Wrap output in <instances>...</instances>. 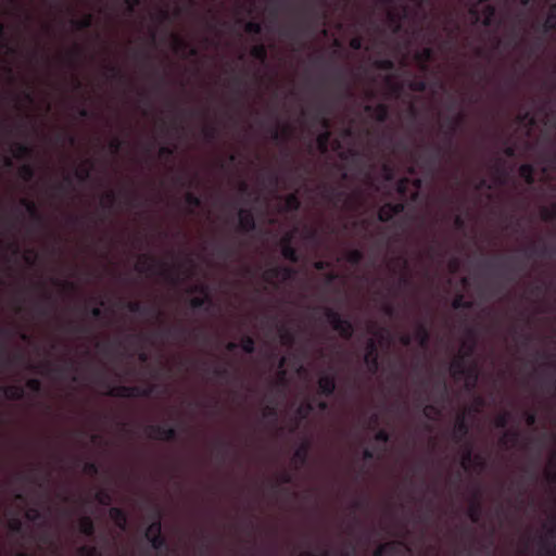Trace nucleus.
<instances>
[{
	"label": "nucleus",
	"instance_id": "nucleus-1",
	"mask_svg": "<svg viewBox=\"0 0 556 556\" xmlns=\"http://www.w3.org/2000/svg\"><path fill=\"white\" fill-rule=\"evenodd\" d=\"M466 115L463 112H458L450 121L448 129L444 131V144L437 146L433 153L428 157V162L433 165L440 162L445 154H450L453 151V142L456 130L464 125Z\"/></svg>",
	"mask_w": 556,
	"mask_h": 556
},
{
	"label": "nucleus",
	"instance_id": "nucleus-2",
	"mask_svg": "<svg viewBox=\"0 0 556 556\" xmlns=\"http://www.w3.org/2000/svg\"><path fill=\"white\" fill-rule=\"evenodd\" d=\"M139 274L155 275L159 274L166 279H173L174 267L167 263H160L154 257L148 254L140 256L139 262L135 266Z\"/></svg>",
	"mask_w": 556,
	"mask_h": 556
},
{
	"label": "nucleus",
	"instance_id": "nucleus-3",
	"mask_svg": "<svg viewBox=\"0 0 556 556\" xmlns=\"http://www.w3.org/2000/svg\"><path fill=\"white\" fill-rule=\"evenodd\" d=\"M324 314L331 325L332 329L337 331L344 340H350L354 334V326L348 318H343L339 312L330 307H324Z\"/></svg>",
	"mask_w": 556,
	"mask_h": 556
},
{
	"label": "nucleus",
	"instance_id": "nucleus-4",
	"mask_svg": "<svg viewBox=\"0 0 556 556\" xmlns=\"http://www.w3.org/2000/svg\"><path fill=\"white\" fill-rule=\"evenodd\" d=\"M318 115H317V119L319 121L321 127L324 128V130L317 135L316 137V143H317V148L319 150V152L321 154H325L328 152V149H329V142H330V139H331V132L329 130L330 128V122L329 119L326 117V114L328 113V109L326 108L325 104H321L319 105V109H318Z\"/></svg>",
	"mask_w": 556,
	"mask_h": 556
},
{
	"label": "nucleus",
	"instance_id": "nucleus-5",
	"mask_svg": "<svg viewBox=\"0 0 556 556\" xmlns=\"http://www.w3.org/2000/svg\"><path fill=\"white\" fill-rule=\"evenodd\" d=\"M364 363L371 375L377 374L380 368L378 344L374 339L367 341Z\"/></svg>",
	"mask_w": 556,
	"mask_h": 556
},
{
	"label": "nucleus",
	"instance_id": "nucleus-6",
	"mask_svg": "<svg viewBox=\"0 0 556 556\" xmlns=\"http://www.w3.org/2000/svg\"><path fill=\"white\" fill-rule=\"evenodd\" d=\"M147 434L151 439L173 441L177 439V430L174 427L164 425H149L146 428Z\"/></svg>",
	"mask_w": 556,
	"mask_h": 556
},
{
	"label": "nucleus",
	"instance_id": "nucleus-7",
	"mask_svg": "<svg viewBox=\"0 0 556 556\" xmlns=\"http://www.w3.org/2000/svg\"><path fill=\"white\" fill-rule=\"evenodd\" d=\"M190 292H199L202 296H195L190 300V306L193 309H205L206 312L213 306V301L211 295L208 294L207 287L205 286H194L190 289Z\"/></svg>",
	"mask_w": 556,
	"mask_h": 556
},
{
	"label": "nucleus",
	"instance_id": "nucleus-8",
	"mask_svg": "<svg viewBox=\"0 0 556 556\" xmlns=\"http://www.w3.org/2000/svg\"><path fill=\"white\" fill-rule=\"evenodd\" d=\"M126 308L130 313L139 314L142 316H153L155 318H160L163 315L162 311L157 306L142 304L141 302L138 301L127 302Z\"/></svg>",
	"mask_w": 556,
	"mask_h": 556
},
{
	"label": "nucleus",
	"instance_id": "nucleus-9",
	"mask_svg": "<svg viewBox=\"0 0 556 556\" xmlns=\"http://www.w3.org/2000/svg\"><path fill=\"white\" fill-rule=\"evenodd\" d=\"M470 431L469 424L467 422L465 413H462L457 416L453 432L452 439L455 443H466L465 440L468 437Z\"/></svg>",
	"mask_w": 556,
	"mask_h": 556
},
{
	"label": "nucleus",
	"instance_id": "nucleus-10",
	"mask_svg": "<svg viewBox=\"0 0 556 556\" xmlns=\"http://www.w3.org/2000/svg\"><path fill=\"white\" fill-rule=\"evenodd\" d=\"M293 233L285 235L280 240L281 255L285 260L291 263H298L300 261V254L295 247H293Z\"/></svg>",
	"mask_w": 556,
	"mask_h": 556
},
{
	"label": "nucleus",
	"instance_id": "nucleus-11",
	"mask_svg": "<svg viewBox=\"0 0 556 556\" xmlns=\"http://www.w3.org/2000/svg\"><path fill=\"white\" fill-rule=\"evenodd\" d=\"M256 228L255 218L251 210L240 208L238 211V230L250 233Z\"/></svg>",
	"mask_w": 556,
	"mask_h": 556
},
{
	"label": "nucleus",
	"instance_id": "nucleus-12",
	"mask_svg": "<svg viewBox=\"0 0 556 556\" xmlns=\"http://www.w3.org/2000/svg\"><path fill=\"white\" fill-rule=\"evenodd\" d=\"M405 208L404 203H386L378 211V220L388 223L394 216L401 214Z\"/></svg>",
	"mask_w": 556,
	"mask_h": 556
},
{
	"label": "nucleus",
	"instance_id": "nucleus-13",
	"mask_svg": "<svg viewBox=\"0 0 556 556\" xmlns=\"http://www.w3.org/2000/svg\"><path fill=\"white\" fill-rule=\"evenodd\" d=\"M317 384L318 393L325 397H330L337 388L336 376L333 374H324L319 377Z\"/></svg>",
	"mask_w": 556,
	"mask_h": 556
},
{
	"label": "nucleus",
	"instance_id": "nucleus-14",
	"mask_svg": "<svg viewBox=\"0 0 556 556\" xmlns=\"http://www.w3.org/2000/svg\"><path fill=\"white\" fill-rule=\"evenodd\" d=\"M98 383L105 389L103 394L108 396L129 399V386L112 387L103 377L98 379Z\"/></svg>",
	"mask_w": 556,
	"mask_h": 556
},
{
	"label": "nucleus",
	"instance_id": "nucleus-15",
	"mask_svg": "<svg viewBox=\"0 0 556 556\" xmlns=\"http://www.w3.org/2000/svg\"><path fill=\"white\" fill-rule=\"evenodd\" d=\"M528 257L536 256H554L556 255V245L548 247L545 243L532 242L529 248L525 250Z\"/></svg>",
	"mask_w": 556,
	"mask_h": 556
},
{
	"label": "nucleus",
	"instance_id": "nucleus-16",
	"mask_svg": "<svg viewBox=\"0 0 556 556\" xmlns=\"http://www.w3.org/2000/svg\"><path fill=\"white\" fill-rule=\"evenodd\" d=\"M365 112L369 113L379 123H384L390 117V109L386 103L368 104L365 106Z\"/></svg>",
	"mask_w": 556,
	"mask_h": 556
},
{
	"label": "nucleus",
	"instance_id": "nucleus-17",
	"mask_svg": "<svg viewBox=\"0 0 556 556\" xmlns=\"http://www.w3.org/2000/svg\"><path fill=\"white\" fill-rule=\"evenodd\" d=\"M539 28L544 35L556 30V1L549 5L547 15Z\"/></svg>",
	"mask_w": 556,
	"mask_h": 556
},
{
	"label": "nucleus",
	"instance_id": "nucleus-18",
	"mask_svg": "<svg viewBox=\"0 0 556 556\" xmlns=\"http://www.w3.org/2000/svg\"><path fill=\"white\" fill-rule=\"evenodd\" d=\"M467 368L465 356L457 355L450 364L451 376L454 379H460L465 374L469 372Z\"/></svg>",
	"mask_w": 556,
	"mask_h": 556
},
{
	"label": "nucleus",
	"instance_id": "nucleus-19",
	"mask_svg": "<svg viewBox=\"0 0 556 556\" xmlns=\"http://www.w3.org/2000/svg\"><path fill=\"white\" fill-rule=\"evenodd\" d=\"M481 494L480 492H476L473 498L468 507V517L473 523H478L481 519L482 514V505H481Z\"/></svg>",
	"mask_w": 556,
	"mask_h": 556
},
{
	"label": "nucleus",
	"instance_id": "nucleus-20",
	"mask_svg": "<svg viewBox=\"0 0 556 556\" xmlns=\"http://www.w3.org/2000/svg\"><path fill=\"white\" fill-rule=\"evenodd\" d=\"M539 554L542 556H555L556 555V541L548 536L538 538Z\"/></svg>",
	"mask_w": 556,
	"mask_h": 556
},
{
	"label": "nucleus",
	"instance_id": "nucleus-21",
	"mask_svg": "<svg viewBox=\"0 0 556 556\" xmlns=\"http://www.w3.org/2000/svg\"><path fill=\"white\" fill-rule=\"evenodd\" d=\"M415 340L418 342L420 348H428L430 342V331L425 323H418L414 333Z\"/></svg>",
	"mask_w": 556,
	"mask_h": 556
},
{
	"label": "nucleus",
	"instance_id": "nucleus-22",
	"mask_svg": "<svg viewBox=\"0 0 556 556\" xmlns=\"http://www.w3.org/2000/svg\"><path fill=\"white\" fill-rule=\"evenodd\" d=\"M162 514L160 509H155L153 513V520L149 525V527L146 530L144 536L146 539L153 538L154 535H161L162 534Z\"/></svg>",
	"mask_w": 556,
	"mask_h": 556
},
{
	"label": "nucleus",
	"instance_id": "nucleus-23",
	"mask_svg": "<svg viewBox=\"0 0 556 556\" xmlns=\"http://www.w3.org/2000/svg\"><path fill=\"white\" fill-rule=\"evenodd\" d=\"M434 58V50L431 47H425L416 52L415 60L420 64V70L428 71V63Z\"/></svg>",
	"mask_w": 556,
	"mask_h": 556
},
{
	"label": "nucleus",
	"instance_id": "nucleus-24",
	"mask_svg": "<svg viewBox=\"0 0 556 556\" xmlns=\"http://www.w3.org/2000/svg\"><path fill=\"white\" fill-rule=\"evenodd\" d=\"M535 166L530 163L521 164L518 168L519 176L525 180L528 186H532L535 182Z\"/></svg>",
	"mask_w": 556,
	"mask_h": 556
},
{
	"label": "nucleus",
	"instance_id": "nucleus-25",
	"mask_svg": "<svg viewBox=\"0 0 556 556\" xmlns=\"http://www.w3.org/2000/svg\"><path fill=\"white\" fill-rule=\"evenodd\" d=\"M1 391L4 396L11 401H20L25 397V389L18 384L2 387Z\"/></svg>",
	"mask_w": 556,
	"mask_h": 556
},
{
	"label": "nucleus",
	"instance_id": "nucleus-26",
	"mask_svg": "<svg viewBox=\"0 0 556 556\" xmlns=\"http://www.w3.org/2000/svg\"><path fill=\"white\" fill-rule=\"evenodd\" d=\"M110 518L114 521L116 527L121 530H126L127 528V514L123 508L112 507L110 508Z\"/></svg>",
	"mask_w": 556,
	"mask_h": 556
},
{
	"label": "nucleus",
	"instance_id": "nucleus-27",
	"mask_svg": "<svg viewBox=\"0 0 556 556\" xmlns=\"http://www.w3.org/2000/svg\"><path fill=\"white\" fill-rule=\"evenodd\" d=\"M323 195L328 201L333 202L334 204H338L339 202L343 201L344 199H348L346 193L343 190H339L334 187H324Z\"/></svg>",
	"mask_w": 556,
	"mask_h": 556
},
{
	"label": "nucleus",
	"instance_id": "nucleus-28",
	"mask_svg": "<svg viewBox=\"0 0 556 556\" xmlns=\"http://www.w3.org/2000/svg\"><path fill=\"white\" fill-rule=\"evenodd\" d=\"M21 204L25 207V210L27 211L33 220H35L38 224L43 223V217L39 212L37 204L34 201L28 199H22Z\"/></svg>",
	"mask_w": 556,
	"mask_h": 556
},
{
	"label": "nucleus",
	"instance_id": "nucleus-29",
	"mask_svg": "<svg viewBox=\"0 0 556 556\" xmlns=\"http://www.w3.org/2000/svg\"><path fill=\"white\" fill-rule=\"evenodd\" d=\"M311 450V443L308 441L303 442L294 452L293 460L299 465L303 466L308 460Z\"/></svg>",
	"mask_w": 556,
	"mask_h": 556
},
{
	"label": "nucleus",
	"instance_id": "nucleus-30",
	"mask_svg": "<svg viewBox=\"0 0 556 556\" xmlns=\"http://www.w3.org/2000/svg\"><path fill=\"white\" fill-rule=\"evenodd\" d=\"M129 399L130 397H150L156 390V386L151 384L148 387L129 386Z\"/></svg>",
	"mask_w": 556,
	"mask_h": 556
},
{
	"label": "nucleus",
	"instance_id": "nucleus-31",
	"mask_svg": "<svg viewBox=\"0 0 556 556\" xmlns=\"http://www.w3.org/2000/svg\"><path fill=\"white\" fill-rule=\"evenodd\" d=\"M467 332H468V336L470 338V342L469 343L465 342L463 344L462 352L458 354V356H465L466 361L473 355L475 350H476V333H475V330L472 328H469L467 330Z\"/></svg>",
	"mask_w": 556,
	"mask_h": 556
},
{
	"label": "nucleus",
	"instance_id": "nucleus-32",
	"mask_svg": "<svg viewBox=\"0 0 556 556\" xmlns=\"http://www.w3.org/2000/svg\"><path fill=\"white\" fill-rule=\"evenodd\" d=\"M34 150L33 148L23 142H15L14 143V150H13V156L18 160H25L33 156Z\"/></svg>",
	"mask_w": 556,
	"mask_h": 556
},
{
	"label": "nucleus",
	"instance_id": "nucleus-33",
	"mask_svg": "<svg viewBox=\"0 0 556 556\" xmlns=\"http://www.w3.org/2000/svg\"><path fill=\"white\" fill-rule=\"evenodd\" d=\"M93 15L91 13L85 14L81 18L71 20V25L75 30H85L92 26Z\"/></svg>",
	"mask_w": 556,
	"mask_h": 556
},
{
	"label": "nucleus",
	"instance_id": "nucleus-34",
	"mask_svg": "<svg viewBox=\"0 0 556 556\" xmlns=\"http://www.w3.org/2000/svg\"><path fill=\"white\" fill-rule=\"evenodd\" d=\"M79 531L86 536H93L96 533V526L89 516H85L79 520Z\"/></svg>",
	"mask_w": 556,
	"mask_h": 556
},
{
	"label": "nucleus",
	"instance_id": "nucleus-35",
	"mask_svg": "<svg viewBox=\"0 0 556 556\" xmlns=\"http://www.w3.org/2000/svg\"><path fill=\"white\" fill-rule=\"evenodd\" d=\"M283 206L287 212H296L301 207V201L296 192L285 197Z\"/></svg>",
	"mask_w": 556,
	"mask_h": 556
},
{
	"label": "nucleus",
	"instance_id": "nucleus-36",
	"mask_svg": "<svg viewBox=\"0 0 556 556\" xmlns=\"http://www.w3.org/2000/svg\"><path fill=\"white\" fill-rule=\"evenodd\" d=\"M332 78H333L334 84L340 89H342L345 92L346 96H351V87L346 83L345 73L343 72L342 68H337Z\"/></svg>",
	"mask_w": 556,
	"mask_h": 556
},
{
	"label": "nucleus",
	"instance_id": "nucleus-37",
	"mask_svg": "<svg viewBox=\"0 0 556 556\" xmlns=\"http://www.w3.org/2000/svg\"><path fill=\"white\" fill-rule=\"evenodd\" d=\"M250 55L257 60L258 62H261L262 64L266 63L267 61V56H268V52H267V48L264 43H257V45H254L251 50H250Z\"/></svg>",
	"mask_w": 556,
	"mask_h": 556
},
{
	"label": "nucleus",
	"instance_id": "nucleus-38",
	"mask_svg": "<svg viewBox=\"0 0 556 556\" xmlns=\"http://www.w3.org/2000/svg\"><path fill=\"white\" fill-rule=\"evenodd\" d=\"M540 217L545 223H553L556 220V201L553 202L551 205L542 206L540 208Z\"/></svg>",
	"mask_w": 556,
	"mask_h": 556
},
{
	"label": "nucleus",
	"instance_id": "nucleus-39",
	"mask_svg": "<svg viewBox=\"0 0 556 556\" xmlns=\"http://www.w3.org/2000/svg\"><path fill=\"white\" fill-rule=\"evenodd\" d=\"M406 15H407L406 8L403 9V14L402 15H400L399 13H395L393 11L388 12V20H389V22L392 25L393 33L397 34V33L401 31V29H402L401 20L405 18Z\"/></svg>",
	"mask_w": 556,
	"mask_h": 556
},
{
	"label": "nucleus",
	"instance_id": "nucleus-40",
	"mask_svg": "<svg viewBox=\"0 0 556 556\" xmlns=\"http://www.w3.org/2000/svg\"><path fill=\"white\" fill-rule=\"evenodd\" d=\"M539 355L546 359L544 366L552 371V376L554 378L553 388L556 389V354L543 352L540 353Z\"/></svg>",
	"mask_w": 556,
	"mask_h": 556
},
{
	"label": "nucleus",
	"instance_id": "nucleus-41",
	"mask_svg": "<svg viewBox=\"0 0 556 556\" xmlns=\"http://www.w3.org/2000/svg\"><path fill=\"white\" fill-rule=\"evenodd\" d=\"M148 541L156 552H168L169 549L167 540L163 534L154 535L153 538L148 539Z\"/></svg>",
	"mask_w": 556,
	"mask_h": 556
},
{
	"label": "nucleus",
	"instance_id": "nucleus-42",
	"mask_svg": "<svg viewBox=\"0 0 556 556\" xmlns=\"http://www.w3.org/2000/svg\"><path fill=\"white\" fill-rule=\"evenodd\" d=\"M473 454H472V445L470 442L464 443V452L462 456V467L465 470H468L472 465Z\"/></svg>",
	"mask_w": 556,
	"mask_h": 556
},
{
	"label": "nucleus",
	"instance_id": "nucleus-43",
	"mask_svg": "<svg viewBox=\"0 0 556 556\" xmlns=\"http://www.w3.org/2000/svg\"><path fill=\"white\" fill-rule=\"evenodd\" d=\"M182 13V9L180 7H177L173 14H170V12L167 10V9H161L159 12H157V15H156V18L160 23H163V22H170L173 20V17H179Z\"/></svg>",
	"mask_w": 556,
	"mask_h": 556
},
{
	"label": "nucleus",
	"instance_id": "nucleus-44",
	"mask_svg": "<svg viewBox=\"0 0 556 556\" xmlns=\"http://www.w3.org/2000/svg\"><path fill=\"white\" fill-rule=\"evenodd\" d=\"M345 260L349 264L357 266L364 260V253L359 249L349 250L345 254Z\"/></svg>",
	"mask_w": 556,
	"mask_h": 556
},
{
	"label": "nucleus",
	"instance_id": "nucleus-45",
	"mask_svg": "<svg viewBox=\"0 0 556 556\" xmlns=\"http://www.w3.org/2000/svg\"><path fill=\"white\" fill-rule=\"evenodd\" d=\"M18 176L26 182L31 181L36 176V170L31 164H23L18 168Z\"/></svg>",
	"mask_w": 556,
	"mask_h": 556
},
{
	"label": "nucleus",
	"instance_id": "nucleus-46",
	"mask_svg": "<svg viewBox=\"0 0 556 556\" xmlns=\"http://www.w3.org/2000/svg\"><path fill=\"white\" fill-rule=\"evenodd\" d=\"M291 128L290 126H285L281 130L278 129V127H275L271 130V138L275 141H287L291 136Z\"/></svg>",
	"mask_w": 556,
	"mask_h": 556
},
{
	"label": "nucleus",
	"instance_id": "nucleus-47",
	"mask_svg": "<svg viewBox=\"0 0 556 556\" xmlns=\"http://www.w3.org/2000/svg\"><path fill=\"white\" fill-rule=\"evenodd\" d=\"M117 193L113 190H110L103 194L101 204L103 207L111 210L117 203Z\"/></svg>",
	"mask_w": 556,
	"mask_h": 556
},
{
	"label": "nucleus",
	"instance_id": "nucleus-48",
	"mask_svg": "<svg viewBox=\"0 0 556 556\" xmlns=\"http://www.w3.org/2000/svg\"><path fill=\"white\" fill-rule=\"evenodd\" d=\"M281 266H271L263 273V279L271 283L274 280H279Z\"/></svg>",
	"mask_w": 556,
	"mask_h": 556
},
{
	"label": "nucleus",
	"instance_id": "nucleus-49",
	"mask_svg": "<svg viewBox=\"0 0 556 556\" xmlns=\"http://www.w3.org/2000/svg\"><path fill=\"white\" fill-rule=\"evenodd\" d=\"M473 303L471 301H466L463 294H457L452 301V307L454 309H470L472 308Z\"/></svg>",
	"mask_w": 556,
	"mask_h": 556
},
{
	"label": "nucleus",
	"instance_id": "nucleus-50",
	"mask_svg": "<svg viewBox=\"0 0 556 556\" xmlns=\"http://www.w3.org/2000/svg\"><path fill=\"white\" fill-rule=\"evenodd\" d=\"M239 346L244 353L252 354L255 351V341L253 337L247 334L242 337Z\"/></svg>",
	"mask_w": 556,
	"mask_h": 556
},
{
	"label": "nucleus",
	"instance_id": "nucleus-51",
	"mask_svg": "<svg viewBox=\"0 0 556 556\" xmlns=\"http://www.w3.org/2000/svg\"><path fill=\"white\" fill-rule=\"evenodd\" d=\"M483 15H484V18H483V25L484 26H491L494 18H495V15H496V9L494 5L492 4H486L483 10Z\"/></svg>",
	"mask_w": 556,
	"mask_h": 556
},
{
	"label": "nucleus",
	"instance_id": "nucleus-52",
	"mask_svg": "<svg viewBox=\"0 0 556 556\" xmlns=\"http://www.w3.org/2000/svg\"><path fill=\"white\" fill-rule=\"evenodd\" d=\"M314 410V406L312 403L309 402H304L302 403L298 408H296V416L299 417L300 420H303V419H306Z\"/></svg>",
	"mask_w": 556,
	"mask_h": 556
},
{
	"label": "nucleus",
	"instance_id": "nucleus-53",
	"mask_svg": "<svg viewBox=\"0 0 556 556\" xmlns=\"http://www.w3.org/2000/svg\"><path fill=\"white\" fill-rule=\"evenodd\" d=\"M402 542L399 541H392L386 544H381L378 546V548L375 551L374 556H383L386 552H394L395 547L397 545H402Z\"/></svg>",
	"mask_w": 556,
	"mask_h": 556
},
{
	"label": "nucleus",
	"instance_id": "nucleus-54",
	"mask_svg": "<svg viewBox=\"0 0 556 556\" xmlns=\"http://www.w3.org/2000/svg\"><path fill=\"white\" fill-rule=\"evenodd\" d=\"M467 370H469V372L465 374L464 377L467 379L468 388L472 389L476 387V383L478 381V370L476 364L468 367Z\"/></svg>",
	"mask_w": 556,
	"mask_h": 556
},
{
	"label": "nucleus",
	"instance_id": "nucleus-55",
	"mask_svg": "<svg viewBox=\"0 0 556 556\" xmlns=\"http://www.w3.org/2000/svg\"><path fill=\"white\" fill-rule=\"evenodd\" d=\"M519 437H520V433L518 430L506 431L504 433L503 438L501 439V444L506 446L508 444V442H510L514 445L519 440Z\"/></svg>",
	"mask_w": 556,
	"mask_h": 556
},
{
	"label": "nucleus",
	"instance_id": "nucleus-56",
	"mask_svg": "<svg viewBox=\"0 0 556 556\" xmlns=\"http://www.w3.org/2000/svg\"><path fill=\"white\" fill-rule=\"evenodd\" d=\"M511 414L509 412H504L496 416L494 426L498 429H505L508 426Z\"/></svg>",
	"mask_w": 556,
	"mask_h": 556
},
{
	"label": "nucleus",
	"instance_id": "nucleus-57",
	"mask_svg": "<svg viewBox=\"0 0 556 556\" xmlns=\"http://www.w3.org/2000/svg\"><path fill=\"white\" fill-rule=\"evenodd\" d=\"M96 501L103 506H109L112 502V495L108 490H99L94 495Z\"/></svg>",
	"mask_w": 556,
	"mask_h": 556
},
{
	"label": "nucleus",
	"instance_id": "nucleus-58",
	"mask_svg": "<svg viewBox=\"0 0 556 556\" xmlns=\"http://www.w3.org/2000/svg\"><path fill=\"white\" fill-rule=\"evenodd\" d=\"M263 30L262 24L256 21H249L244 24V31L250 35H260Z\"/></svg>",
	"mask_w": 556,
	"mask_h": 556
},
{
	"label": "nucleus",
	"instance_id": "nucleus-59",
	"mask_svg": "<svg viewBox=\"0 0 556 556\" xmlns=\"http://www.w3.org/2000/svg\"><path fill=\"white\" fill-rule=\"evenodd\" d=\"M408 88L415 92H424L427 89V81L422 78H416L408 83Z\"/></svg>",
	"mask_w": 556,
	"mask_h": 556
},
{
	"label": "nucleus",
	"instance_id": "nucleus-60",
	"mask_svg": "<svg viewBox=\"0 0 556 556\" xmlns=\"http://www.w3.org/2000/svg\"><path fill=\"white\" fill-rule=\"evenodd\" d=\"M163 333L168 336V337L179 338V337L186 336L187 328L182 327V326L168 327V328L163 330Z\"/></svg>",
	"mask_w": 556,
	"mask_h": 556
},
{
	"label": "nucleus",
	"instance_id": "nucleus-61",
	"mask_svg": "<svg viewBox=\"0 0 556 556\" xmlns=\"http://www.w3.org/2000/svg\"><path fill=\"white\" fill-rule=\"evenodd\" d=\"M185 201L191 208H198L202 205L201 198L193 192H187Z\"/></svg>",
	"mask_w": 556,
	"mask_h": 556
},
{
	"label": "nucleus",
	"instance_id": "nucleus-62",
	"mask_svg": "<svg viewBox=\"0 0 556 556\" xmlns=\"http://www.w3.org/2000/svg\"><path fill=\"white\" fill-rule=\"evenodd\" d=\"M279 333H280V339H281L282 344L290 345L293 343V341H294L293 333L291 332V330H289L283 325L280 327Z\"/></svg>",
	"mask_w": 556,
	"mask_h": 556
},
{
	"label": "nucleus",
	"instance_id": "nucleus-63",
	"mask_svg": "<svg viewBox=\"0 0 556 556\" xmlns=\"http://www.w3.org/2000/svg\"><path fill=\"white\" fill-rule=\"evenodd\" d=\"M83 49L79 46H75V48L68 54V61L72 66H76L79 60L83 56Z\"/></svg>",
	"mask_w": 556,
	"mask_h": 556
},
{
	"label": "nucleus",
	"instance_id": "nucleus-64",
	"mask_svg": "<svg viewBox=\"0 0 556 556\" xmlns=\"http://www.w3.org/2000/svg\"><path fill=\"white\" fill-rule=\"evenodd\" d=\"M78 552L81 556H102V553L97 546L84 545Z\"/></svg>",
	"mask_w": 556,
	"mask_h": 556
}]
</instances>
